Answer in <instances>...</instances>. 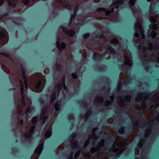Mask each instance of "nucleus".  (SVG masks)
<instances>
[{
    "label": "nucleus",
    "instance_id": "obj_1",
    "mask_svg": "<svg viewBox=\"0 0 159 159\" xmlns=\"http://www.w3.org/2000/svg\"><path fill=\"white\" fill-rule=\"evenodd\" d=\"M129 143L128 140H124L122 138L118 137L115 140L112 147L110 149V152L116 155H119L125 150L127 144Z\"/></svg>",
    "mask_w": 159,
    "mask_h": 159
},
{
    "label": "nucleus",
    "instance_id": "obj_2",
    "mask_svg": "<svg viewBox=\"0 0 159 159\" xmlns=\"http://www.w3.org/2000/svg\"><path fill=\"white\" fill-rule=\"evenodd\" d=\"M41 75L36 74L34 75L31 81L29 84V87L33 91L37 92H40L42 89L40 88L41 81L40 78Z\"/></svg>",
    "mask_w": 159,
    "mask_h": 159
},
{
    "label": "nucleus",
    "instance_id": "obj_3",
    "mask_svg": "<svg viewBox=\"0 0 159 159\" xmlns=\"http://www.w3.org/2000/svg\"><path fill=\"white\" fill-rule=\"evenodd\" d=\"M155 120L159 121V114H157L156 116H152L151 117V119L148 122L147 125L149 126V128L146 131L145 134V138H147L151 133V129L150 127L154 123Z\"/></svg>",
    "mask_w": 159,
    "mask_h": 159
},
{
    "label": "nucleus",
    "instance_id": "obj_4",
    "mask_svg": "<svg viewBox=\"0 0 159 159\" xmlns=\"http://www.w3.org/2000/svg\"><path fill=\"white\" fill-rule=\"evenodd\" d=\"M20 91L21 93V101L22 102V105H19L18 107V111L19 115H20L22 113V107H24L25 103L24 102V85L21 81L20 80Z\"/></svg>",
    "mask_w": 159,
    "mask_h": 159
},
{
    "label": "nucleus",
    "instance_id": "obj_5",
    "mask_svg": "<svg viewBox=\"0 0 159 159\" xmlns=\"http://www.w3.org/2000/svg\"><path fill=\"white\" fill-rule=\"evenodd\" d=\"M7 32L3 28L0 29V46L6 44L7 41Z\"/></svg>",
    "mask_w": 159,
    "mask_h": 159
},
{
    "label": "nucleus",
    "instance_id": "obj_6",
    "mask_svg": "<svg viewBox=\"0 0 159 159\" xmlns=\"http://www.w3.org/2000/svg\"><path fill=\"white\" fill-rule=\"evenodd\" d=\"M37 120V117H33L32 119V122L33 125L31 126V128L28 132H26L24 134L25 138L27 139H30L31 138V135L35 128V126L34 125V123L36 122Z\"/></svg>",
    "mask_w": 159,
    "mask_h": 159
},
{
    "label": "nucleus",
    "instance_id": "obj_7",
    "mask_svg": "<svg viewBox=\"0 0 159 159\" xmlns=\"http://www.w3.org/2000/svg\"><path fill=\"white\" fill-rule=\"evenodd\" d=\"M130 98V97L129 96H126L124 98L119 97L117 98V102L121 107H124L125 106V101L126 102L129 101Z\"/></svg>",
    "mask_w": 159,
    "mask_h": 159
},
{
    "label": "nucleus",
    "instance_id": "obj_8",
    "mask_svg": "<svg viewBox=\"0 0 159 159\" xmlns=\"http://www.w3.org/2000/svg\"><path fill=\"white\" fill-rule=\"evenodd\" d=\"M43 144H41L36 148L34 151V154L32 156L31 159H37L39 155L41 153L43 148Z\"/></svg>",
    "mask_w": 159,
    "mask_h": 159
},
{
    "label": "nucleus",
    "instance_id": "obj_9",
    "mask_svg": "<svg viewBox=\"0 0 159 159\" xmlns=\"http://www.w3.org/2000/svg\"><path fill=\"white\" fill-rule=\"evenodd\" d=\"M148 95H145L144 93L143 94L140 93L139 94L138 97H136L135 100L136 102H139L143 100V102L142 103V104L143 105L145 104V102L148 100Z\"/></svg>",
    "mask_w": 159,
    "mask_h": 159
},
{
    "label": "nucleus",
    "instance_id": "obj_10",
    "mask_svg": "<svg viewBox=\"0 0 159 159\" xmlns=\"http://www.w3.org/2000/svg\"><path fill=\"white\" fill-rule=\"evenodd\" d=\"M148 55L145 56L144 58L146 60L149 61H155L157 60L159 62V53L155 55L152 54L150 56L149 58H147Z\"/></svg>",
    "mask_w": 159,
    "mask_h": 159
},
{
    "label": "nucleus",
    "instance_id": "obj_11",
    "mask_svg": "<svg viewBox=\"0 0 159 159\" xmlns=\"http://www.w3.org/2000/svg\"><path fill=\"white\" fill-rule=\"evenodd\" d=\"M98 128L97 127L94 128L92 129V135H90L89 136V139H87L84 144V148H85L88 144L89 143V139H95L98 138L97 137L95 136V134L94 133L95 131Z\"/></svg>",
    "mask_w": 159,
    "mask_h": 159
},
{
    "label": "nucleus",
    "instance_id": "obj_12",
    "mask_svg": "<svg viewBox=\"0 0 159 159\" xmlns=\"http://www.w3.org/2000/svg\"><path fill=\"white\" fill-rule=\"evenodd\" d=\"M104 139L101 140V142L100 143H98V144L96 148L93 147L91 149V152L93 153L94 152H97V151L100 150L102 147H103L104 145Z\"/></svg>",
    "mask_w": 159,
    "mask_h": 159
},
{
    "label": "nucleus",
    "instance_id": "obj_13",
    "mask_svg": "<svg viewBox=\"0 0 159 159\" xmlns=\"http://www.w3.org/2000/svg\"><path fill=\"white\" fill-rule=\"evenodd\" d=\"M135 26L136 28L139 30L140 33L142 35V39H143L144 38L145 36L143 34V32L142 27V24L140 20H137L136 21L135 24Z\"/></svg>",
    "mask_w": 159,
    "mask_h": 159
},
{
    "label": "nucleus",
    "instance_id": "obj_14",
    "mask_svg": "<svg viewBox=\"0 0 159 159\" xmlns=\"http://www.w3.org/2000/svg\"><path fill=\"white\" fill-rule=\"evenodd\" d=\"M44 109L45 107L43 108L40 115V119L42 120V122L43 123L45 122L48 117L46 112L47 110Z\"/></svg>",
    "mask_w": 159,
    "mask_h": 159
},
{
    "label": "nucleus",
    "instance_id": "obj_15",
    "mask_svg": "<svg viewBox=\"0 0 159 159\" xmlns=\"http://www.w3.org/2000/svg\"><path fill=\"white\" fill-rule=\"evenodd\" d=\"M45 132V136L46 137L49 138L51 135L52 128L50 125H47L43 130Z\"/></svg>",
    "mask_w": 159,
    "mask_h": 159
},
{
    "label": "nucleus",
    "instance_id": "obj_16",
    "mask_svg": "<svg viewBox=\"0 0 159 159\" xmlns=\"http://www.w3.org/2000/svg\"><path fill=\"white\" fill-rule=\"evenodd\" d=\"M65 77L63 76L61 79V83L59 84L57 87L58 93H59L60 90L63 88L64 90H66V87L65 84Z\"/></svg>",
    "mask_w": 159,
    "mask_h": 159
},
{
    "label": "nucleus",
    "instance_id": "obj_17",
    "mask_svg": "<svg viewBox=\"0 0 159 159\" xmlns=\"http://www.w3.org/2000/svg\"><path fill=\"white\" fill-rule=\"evenodd\" d=\"M114 7H113L111 8V11H106V10L103 8H99L97 9V11L98 12H101V11L105 12V15L106 16L109 15L111 13L113 12Z\"/></svg>",
    "mask_w": 159,
    "mask_h": 159
},
{
    "label": "nucleus",
    "instance_id": "obj_18",
    "mask_svg": "<svg viewBox=\"0 0 159 159\" xmlns=\"http://www.w3.org/2000/svg\"><path fill=\"white\" fill-rule=\"evenodd\" d=\"M21 72L22 75V77L23 80L24 81V83L26 89H27V84L26 81L25 75V70L24 67L23 66H21Z\"/></svg>",
    "mask_w": 159,
    "mask_h": 159
},
{
    "label": "nucleus",
    "instance_id": "obj_19",
    "mask_svg": "<svg viewBox=\"0 0 159 159\" xmlns=\"http://www.w3.org/2000/svg\"><path fill=\"white\" fill-rule=\"evenodd\" d=\"M125 59L124 60V63L127 65L131 66L132 64L131 62V57L130 55H128L127 57L125 56Z\"/></svg>",
    "mask_w": 159,
    "mask_h": 159
},
{
    "label": "nucleus",
    "instance_id": "obj_20",
    "mask_svg": "<svg viewBox=\"0 0 159 159\" xmlns=\"http://www.w3.org/2000/svg\"><path fill=\"white\" fill-rule=\"evenodd\" d=\"M63 31L64 32L67 34H69L70 37L73 36L75 34L74 31L73 30H71L69 31H68L65 28H63L62 29Z\"/></svg>",
    "mask_w": 159,
    "mask_h": 159
},
{
    "label": "nucleus",
    "instance_id": "obj_21",
    "mask_svg": "<svg viewBox=\"0 0 159 159\" xmlns=\"http://www.w3.org/2000/svg\"><path fill=\"white\" fill-rule=\"evenodd\" d=\"M158 15L156 14L153 16H152L149 18V20L151 22L153 23H155L157 21V20H158Z\"/></svg>",
    "mask_w": 159,
    "mask_h": 159
},
{
    "label": "nucleus",
    "instance_id": "obj_22",
    "mask_svg": "<svg viewBox=\"0 0 159 159\" xmlns=\"http://www.w3.org/2000/svg\"><path fill=\"white\" fill-rule=\"evenodd\" d=\"M70 145L73 148L77 149L79 147L78 143L75 141H73L70 143Z\"/></svg>",
    "mask_w": 159,
    "mask_h": 159
},
{
    "label": "nucleus",
    "instance_id": "obj_23",
    "mask_svg": "<svg viewBox=\"0 0 159 159\" xmlns=\"http://www.w3.org/2000/svg\"><path fill=\"white\" fill-rule=\"evenodd\" d=\"M57 45L60 51H61V49H64L66 47V44L65 43H62L60 44L58 41L57 42Z\"/></svg>",
    "mask_w": 159,
    "mask_h": 159
},
{
    "label": "nucleus",
    "instance_id": "obj_24",
    "mask_svg": "<svg viewBox=\"0 0 159 159\" xmlns=\"http://www.w3.org/2000/svg\"><path fill=\"white\" fill-rule=\"evenodd\" d=\"M17 0H8L7 2L9 6L15 7L16 5V2Z\"/></svg>",
    "mask_w": 159,
    "mask_h": 159
},
{
    "label": "nucleus",
    "instance_id": "obj_25",
    "mask_svg": "<svg viewBox=\"0 0 159 159\" xmlns=\"http://www.w3.org/2000/svg\"><path fill=\"white\" fill-rule=\"evenodd\" d=\"M58 2L60 3L64 7L66 8L69 10H70L71 8V6L70 5H68V4H64L63 3V2H61L60 0L58 1Z\"/></svg>",
    "mask_w": 159,
    "mask_h": 159
},
{
    "label": "nucleus",
    "instance_id": "obj_26",
    "mask_svg": "<svg viewBox=\"0 0 159 159\" xmlns=\"http://www.w3.org/2000/svg\"><path fill=\"white\" fill-rule=\"evenodd\" d=\"M151 30H150L148 31V33L149 34H150L152 38H155L156 35V33L154 30L151 31Z\"/></svg>",
    "mask_w": 159,
    "mask_h": 159
},
{
    "label": "nucleus",
    "instance_id": "obj_27",
    "mask_svg": "<svg viewBox=\"0 0 159 159\" xmlns=\"http://www.w3.org/2000/svg\"><path fill=\"white\" fill-rule=\"evenodd\" d=\"M103 98L102 97H97L95 99V102L98 103H101L103 102Z\"/></svg>",
    "mask_w": 159,
    "mask_h": 159
},
{
    "label": "nucleus",
    "instance_id": "obj_28",
    "mask_svg": "<svg viewBox=\"0 0 159 159\" xmlns=\"http://www.w3.org/2000/svg\"><path fill=\"white\" fill-rule=\"evenodd\" d=\"M124 3L123 0H115L113 2L114 5L116 4H122Z\"/></svg>",
    "mask_w": 159,
    "mask_h": 159
},
{
    "label": "nucleus",
    "instance_id": "obj_29",
    "mask_svg": "<svg viewBox=\"0 0 159 159\" xmlns=\"http://www.w3.org/2000/svg\"><path fill=\"white\" fill-rule=\"evenodd\" d=\"M56 92H53L51 97V100L52 102H54L56 99Z\"/></svg>",
    "mask_w": 159,
    "mask_h": 159
},
{
    "label": "nucleus",
    "instance_id": "obj_30",
    "mask_svg": "<svg viewBox=\"0 0 159 159\" xmlns=\"http://www.w3.org/2000/svg\"><path fill=\"white\" fill-rule=\"evenodd\" d=\"M91 114V111H88L85 114L84 116V118L86 121L89 117V116Z\"/></svg>",
    "mask_w": 159,
    "mask_h": 159
},
{
    "label": "nucleus",
    "instance_id": "obj_31",
    "mask_svg": "<svg viewBox=\"0 0 159 159\" xmlns=\"http://www.w3.org/2000/svg\"><path fill=\"white\" fill-rule=\"evenodd\" d=\"M78 7H79L78 6L76 5V6L75 7V8H74V14H72L71 15V20L72 19V18H73V17L75 16V15L76 14V12L78 9Z\"/></svg>",
    "mask_w": 159,
    "mask_h": 159
},
{
    "label": "nucleus",
    "instance_id": "obj_32",
    "mask_svg": "<svg viewBox=\"0 0 159 159\" xmlns=\"http://www.w3.org/2000/svg\"><path fill=\"white\" fill-rule=\"evenodd\" d=\"M60 105L61 103L60 102H57L55 104V108L56 111H57L59 110V107L60 106Z\"/></svg>",
    "mask_w": 159,
    "mask_h": 159
},
{
    "label": "nucleus",
    "instance_id": "obj_33",
    "mask_svg": "<svg viewBox=\"0 0 159 159\" xmlns=\"http://www.w3.org/2000/svg\"><path fill=\"white\" fill-rule=\"evenodd\" d=\"M144 141V140L143 139H141L140 140L138 145V146L139 148H142Z\"/></svg>",
    "mask_w": 159,
    "mask_h": 159
},
{
    "label": "nucleus",
    "instance_id": "obj_34",
    "mask_svg": "<svg viewBox=\"0 0 159 159\" xmlns=\"http://www.w3.org/2000/svg\"><path fill=\"white\" fill-rule=\"evenodd\" d=\"M133 125L134 128H136L139 127V122L138 121L136 120L135 123L133 121Z\"/></svg>",
    "mask_w": 159,
    "mask_h": 159
},
{
    "label": "nucleus",
    "instance_id": "obj_35",
    "mask_svg": "<svg viewBox=\"0 0 159 159\" xmlns=\"http://www.w3.org/2000/svg\"><path fill=\"white\" fill-rule=\"evenodd\" d=\"M150 27L151 28H152V29L153 30H156L157 29L158 26L157 25L154 24L152 25H150Z\"/></svg>",
    "mask_w": 159,
    "mask_h": 159
},
{
    "label": "nucleus",
    "instance_id": "obj_36",
    "mask_svg": "<svg viewBox=\"0 0 159 159\" xmlns=\"http://www.w3.org/2000/svg\"><path fill=\"white\" fill-rule=\"evenodd\" d=\"M111 42L112 44H116L118 43L119 41L117 39H114L111 40Z\"/></svg>",
    "mask_w": 159,
    "mask_h": 159
},
{
    "label": "nucleus",
    "instance_id": "obj_37",
    "mask_svg": "<svg viewBox=\"0 0 159 159\" xmlns=\"http://www.w3.org/2000/svg\"><path fill=\"white\" fill-rule=\"evenodd\" d=\"M83 155L85 158H88L90 156V153L89 152L87 153H84Z\"/></svg>",
    "mask_w": 159,
    "mask_h": 159
},
{
    "label": "nucleus",
    "instance_id": "obj_38",
    "mask_svg": "<svg viewBox=\"0 0 159 159\" xmlns=\"http://www.w3.org/2000/svg\"><path fill=\"white\" fill-rule=\"evenodd\" d=\"M136 0H130L129 2V6L130 7L134 5L135 3Z\"/></svg>",
    "mask_w": 159,
    "mask_h": 159
},
{
    "label": "nucleus",
    "instance_id": "obj_39",
    "mask_svg": "<svg viewBox=\"0 0 159 159\" xmlns=\"http://www.w3.org/2000/svg\"><path fill=\"white\" fill-rule=\"evenodd\" d=\"M76 136V134L74 133H73L70 136V138L72 139H74Z\"/></svg>",
    "mask_w": 159,
    "mask_h": 159
},
{
    "label": "nucleus",
    "instance_id": "obj_40",
    "mask_svg": "<svg viewBox=\"0 0 159 159\" xmlns=\"http://www.w3.org/2000/svg\"><path fill=\"white\" fill-rule=\"evenodd\" d=\"M80 153V152L79 151H78L77 152L75 155L74 158H77L78 157V156L79 155Z\"/></svg>",
    "mask_w": 159,
    "mask_h": 159
},
{
    "label": "nucleus",
    "instance_id": "obj_41",
    "mask_svg": "<svg viewBox=\"0 0 159 159\" xmlns=\"http://www.w3.org/2000/svg\"><path fill=\"white\" fill-rule=\"evenodd\" d=\"M148 49L150 51L153 49V45L152 44L150 43L149 45Z\"/></svg>",
    "mask_w": 159,
    "mask_h": 159
},
{
    "label": "nucleus",
    "instance_id": "obj_42",
    "mask_svg": "<svg viewBox=\"0 0 159 159\" xmlns=\"http://www.w3.org/2000/svg\"><path fill=\"white\" fill-rule=\"evenodd\" d=\"M119 132L120 134H122L124 132V130L123 128H122L119 130Z\"/></svg>",
    "mask_w": 159,
    "mask_h": 159
},
{
    "label": "nucleus",
    "instance_id": "obj_43",
    "mask_svg": "<svg viewBox=\"0 0 159 159\" xmlns=\"http://www.w3.org/2000/svg\"><path fill=\"white\" fill-rule=\"evenodd\" d=\"M23 2L25 4H28L29 2V0H22Z\"/></svg>",
    "mask_w": 159,
    "mask_h": 159
},
{
    "label": "nucleus",
    "instance_id": "obj_44",
    "mask_svg": "<svg viewBox=\"0 0 159 159\" xmlns=\"http://www.w3.org/2000/svg\"><path fill=\"white\" fill-rule=\"evenodd\" d=\"M107 122L109 123H111L113 122V120L112 118H109L107 120Z\"/></svg>",
    "mask_w": 159,
    "mask_h": 159
},
{
    "label": "nucleus",
    "instance_id": "obj_45",
    "mask_svg": "<svg viewBox=\"0 0 159 159\" xmlns=\"http://www.w3.org/2000/svg\"><path fill=\"white\" fill-rule=\"evenodd\" d=\"M110 103L111 102L110 101H107L105 103V105L106 106H109Z\"/></svg>",
    "mask_w": 159,
    "mask_h": 159
},
{
    "label": "nucleus",
    "instance_id": "obj_46",
    "mask_svg": "<svg viewBox=\"0 0 159 159\" xmlns=\"http://www.w3.org/2000/svg\"><path fill=\"white\" fill-rule=\"evenodd\" d=\"M71 75L74 79H76L77 78V75L75 74L72 73Z\"/></svg>",
    "mask_w": 159,
    "mask_h": 159
},
{
    "label": "nucleus",
    "instance_id": "obj_47",
    "mask_svg": "<svg viewBox=\"0 0 159 159\" xmlns=\"http://www.w3.org/2000/svg\"><path fill=\"white\" fill-rule=\"evenodd\" d=\"M89 34H86L83 35V37L84 38H86L88 37L89 36Z\"/></svg>",
    "mask_w": 159,
    "mask_h": 159
},
{
    "label": "nucleus",
    "instance_id": "obj_48",
    "mask_svg": "<svg viewBox=\"0 0 159 159\" xmlns=\"http://www.w3.org/2000/svg\"><path fill=\"white\" fill-rule=\"evenodd\" d=\"M110 98L111 102H112L114 98V96L112 95V96H111Z\"/></svg>",
    "mask_w": 159,
    "mask_h": 159
},
{
    "label": "nucleus",
    "instance_id": "obj_49",
    "mask_svg": "<svg viewBox=\"0 0 159 159\" xmlns=\"http://www.w3.org/2000/svg\"><path fill=\"white\" fill-rule=\"evenodd\" d=\"M72 154H73V153H71L70 154L69 157L68 158V159H72Z\"/></svg>",
    "mask_w": 159,
    "mask_h": 159
},
{
    "label": "nucleus",
    "instance_id": "obj_50",
    "mask_svg": "<svg viewBox=\"0 0 159 159\" xmlns=\"http://www.w3.org/2000/svg\"><path fill=\"white\" fill-rule=\"evenodd\" d=\"M134 36L136 37H138L139 36V35L138 33H135Z\"/></svg>",
    "mask_w": 159,
    "mask_h": 159
},
{
    "label": "nucleus",
    "instance_id": "obj_51",
    "mask_svg": "<svg viewBox=\"0 0 159 159\" xmlns=\"http://www.w3.org/2000/svg\"><path fill=\"white\" fill-rule=\"evenodd\" d=\"M30 107H29L26 110V112L28 113L30 111Z\"/></svg>",
    "mask_w": 159,
    "mask_h": 159
},
{
    "label": "nucleus",
    "instance_id": "obj_52",
    "mask_svg": "<svg viewBox=\"0 0 159 159\" xmlns=\"http://www.w3.org/2000/svg\"><path fill=\"white\" fill-rule=\"evenodd\" d=\"M3 2V0H0V6Z\"/></svg>",
    "mask_w": 159,
    "mask_h": 159
},
{
    "label": "nucleus",
    "instance_id": "obj_53",
    "mask_svg": "<svg viewBox=\"0 0 159 159\" xmlns=\"http://www.w3.org/2000/svg\"><path fill=\"white\" fill-rule=\"evenodd\" d=\"M146 50H148L147 48H145V47H143V50L144 51H145Z\"/></svg>",
    "mask_w": 159,
    "mask_h": 159
},
{
    "label": "nucleus",
    "instance_id": "obj_54",
    "mask_svg": "<svg viewBox=\"0 0 159 159\" xmlns=\"http://www.w3.org/2000/svg\"><path fill=\"white\" fill-rule=\"evenodd\" d=\"M100 0H94V1L95 3H97L99 2L100 1Z\"/></svg>",
    "mask_w": 159,
    "mask_h": 159
},
{
    "label": "nucleus",
    "instance_id": "obj_55",
    "mask_svg": "<svg viewBox=\"0 0 159 159\" xmlns=\"http://www.w3.org/2000/svg\"><path fill=\"white\" fill-rule=\"evenodd\" d=\"M20 124L22 125L23 123V121L22 120H21L20 121Z\"/></svg>",
    "mask_w": 159,
    "mask_h": 159
},
{
    "label": "nucleus",
    "instance_id": "obj_56",
    "mask_svg": "<svg viewBox=\"0 0 159 159\" xmlns=\"http://www.w3.org/2000/svg\"><path fill=\"white\" fill-rule=\"evenodd\" d=\"M119 7V6L118 5H116V6H115V8H117Z\"/></svg>",
    "mask_w": 159,
    "mask_h": 159
},
{
    "label": "nucleus",
    "instance_id": "obj_57",
    "mask_svg": "<svg viewBox=\"0 0 159 159\" xmlns=\"http://www.w3.org/2000/svg\"><path fill=\"white\" fill-rule=\"evenodd\" d=\"M97 19L99 20H101L102 19L101 18H98V17H96Z\"/></svg>",
    "mask_w": 159,
    "mask_h": 159
},
{
    "label": "nucleus",
    "instance_id": "obj_58",
    "mask_svg": "<svg viewBox=\"0 0 159 159\" xmlns=\"http://www.w3.org/2000/svg\"><path fill=\"white\" fill-rule=\"evenodd\" d=\"M142 44L141 43H140L139 45V47L140 48H141V47H142Z\"/></svg>",
    "mask_w": 159,
    "mask_h": 159
},
{
    "label": "nucleus",
    "instance_id": "obj_59",
    "mask_svg": "<svg viewBox=\"0 0 159 159\" xmlns=\"http://www.w3.org/2000/svg\"><path fill=\"white\" fill-rule=\"evenodd\" d=\"M48 69H45V70H44V71L45 72L46 71V70H47L48 71Z\"/></svg>",
    "mask_w": 159,
    "mask_h": 159
},
{
    "label": "nucleus",
    "instance_id": "obj_60",
    "mask_svg": "<svg viewBox=\"0 0 159 159\" xmlns=\"http://www.w3.org/2000/svg\"><path fill=\"white\" fill-rule=\"evenodd\" d=\"M111 52H112L113 51V49L112 48H111Z\"/></svg>",
    "mask_w": 159,
    "mask_h": 159
},
{
    "label": "nucleus",
    "instance_id": "obj_61",
    "mask_svg": "<svg viewBox=\"0 0 159 159\" xmlns=\"http://www.w3.org/2000/svg\"><path fill=\"white\" fill-rule=\"evenodd\" d=\"M122 74V73L120 74V78L121 77Z\"/></svg>",
    "mask_w": 159,
    "mask_h": 159
},
{
    "label": "nucleus",
    "instance_id": "obj_62",
    "mask_svg": "<svg viewBox=\"0 0 159 159\" xmlns=\"http://www.w3.org/2000/svg\"><path fill=\"white\" fill-rule=\"evenodd\" d=\"M29 102L30 103V102H31V101L30 100H29Z\"/></svg>",
    "mask_w": 159,
    "mask_h": 159
},
{
    "label": "nucleus",
    "instance_id": "obj_63",
    "mask_svg": "<svg viewBox=\"0 0 159 159\" xmlns=\"http://www.w3.org/2000/svg\"><path fill=\"white\" fill-rule=\"evenodd\" d=\"M95 143H94V142H93V145Z\"/></svg>",
    "mask_w": 159,
    "mask_h": 159
},
{
    "label": "nucleus",
    "instance_id": "obj_64",
    "mask_svg": "<svg viewBox=\"0 0 159 159\" xmlns=\"http://www.w3.org/2000/svg\"><path fill=\"white\" fill-rule=\"evenodd\" d=\"M148 2H150L151 0H147Z\"/></svg>",
    "mask_w": 159,
    "mask_h": 159
}]
</instances>
